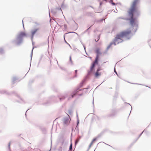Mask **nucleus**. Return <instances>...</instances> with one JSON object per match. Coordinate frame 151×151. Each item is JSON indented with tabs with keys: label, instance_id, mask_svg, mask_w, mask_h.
Masks as SVG:
<instances>
[{
	"label": "nucleus",
	"instance_id": "obj_8",
	"mask_svg": "<svg viewBox=\"0 0 151 151\" xmlns=\"http://www.w3.org/2000/svg\"><path fill=\"white\" fill-rule=\"evenodd\" d=\"M99 56L98 55H96V58L95 59V61L93 63H94V65H95L96 64L98 63V59H99Z\"/></svg>",
	"mask_w": 151,
	"mask_h": 151
},
{
	"label": "nucleus",
	"instance_id": "obj_12",
	"mask_svg": "<svg viewBox=\"0 0 151 151\" xmlns=\"http://www.w3.org/2000/svg\"><path fill=\"white\" fill-rule=\"evenodd\" d=\"M79 139H76V141H75V144L76 145L77 144V143L79 141Z\"/></svg>",
	"mask_w": 151,
	"mask_h": 151
},
{
	"label": "nucleus",
	"instance_id": "obj_11",
	"mask_svg": "<svg viewBox=\"0 0 151 151\" xmlns=\"http://www.w3.org/2000/svg\"><path fill=\"white\" fill-rule=\"evenodd\" d=\"M37 30H38V29H35L32 32V35H34L35 33L37 32Z\"/></svg>",
	"mask_w": 151,
	"mask_h": 151
},
{
	"label": "nucleus",
	"instance_id": "obj_19",
	"mask_svg": "<svg viewBox=\"0 0 151 151\" xmlns=\"http://www.w3.org/2000/svg\"><path fill=\"white\" fill-rule=\"evenodd\" d=\"M77 70H75V72L76 73H77Z\"/></svg>",
	"mask_w": 151,
	"mask_h": 151
},
{
	"label": "nucleus",
	"instance_id": "obj_6",
	"mask_svg": "<svg viewBox=\"0 0 151 151\" xmlns=\"http://www.w3.org/2000/svg\"><path fill=\"white\" fill-rule=\"evenodd\" d=\"M70 121L68 118H65L63 121V123L64 124H67Z\"/></svg>",
	"mask_w": 151,
	"mask_h": 151
},
{
	"label": "nucleus",
	"instance_id": "obj_18",
	"mask_svg": "<svg viewBox=\"0 0 151 151\" xmlns=\"http://www.w3.org/2000/svg\"><path fill=\"white\" fill-rule=\"evenodd\" d=\"M112 4L113 5H114L115 4V3H112Z\"/></svg>",
	"mask_w": 151,
	"mask_h": 151
},
{
	"label": "nucleus",
	"instance_id": "obj_9",
	"mask_svg": "<svg viewBox=\"0 0 151 151\" xmlns=\"http://www.w3.org/2000/svg\"><path fill=\"white\" fill-rule=\"evenodd\" d=\"M100 49L99 48H97L96 50V52L97 54V55L99 56V55L100 54Z\"/></svg>",
	"mask_w": 151,
	"mask_h": 151
},
{
	"label": "nucleus",
	"instance_id": "obj_5",
	"mask_svg": "<svg viewBox=\"0 0 151 151\" xmlns=\"http://www.w3.org/2000/svg\"><path fill=\"white\" fill-rule=\"evenodd\" d=\"M26 36V33L23 32H22L20 33L18 36V38H22L23 37H25Z\"/></svg>",
	"mask_w": 151,
	"mask_h": 151
},
{
	"label": "nucleus",
	"instance_id": "obj_16",
	"mask_svg": "<svg viewBox=\"0 0 151 151\" xmlns=\"http://www.w3.org/2000/svg\"><path fill=\"white\" fill-rule=\"evenodd\" d=\"M66 42V43H67V44H68L69 46L70 47V45L68 42Z\"/></svg>",
	"mask_w": 151,
	"mask_h": 151
},
{
	"label": "nucleus",
	"instance_id": "obj_3",
	"mask_svg": "<svg viewBox=\"0 0 151 151\" xmlns=\"http://www.w3.org/2000/svg\"><path fill=\"white\" fill-rule=\"evenodd\" d=\"M82 86V85L81 86H78L75 90V91L71 95L72 98H73L75 95H76L77 92L80 90H79V89ZM81 90H80L81 91Z\"/></svg>",
	"mask_w": 151,
	"mask_h": 151
},
{
	"label": "nucleus",
	"instance_id": "obj_20",
	"mask_svg": "<svg viewBox=\"0 0 151 151\" xmlns=\"http://www.w3.org/2000/svg\"><path fill=\"white\" fill-rule=\"evenodd\" d=\"M115 73H116V74L117 75V73L115 71Z\"/></svg>",
	"mask_w": 151,
	"mask_h": 151
},
{
	"label": "nucleus",
	"instance_id": "obj_2",
	"mask_svg": "<svg viewBox=\"0 0 151 151\" xmlns=\"http://www.w3.org/2000/svg\"><path fill=\"white\" fill-rule=\"evenodd\" d=\"M139 1V0H134L132 2L130 8L128 12L129 16L131 17L130 22L132 25L134 23L135 19L133 17V14L137 12L136 5Z\"/></svg>",
	"mask_w": 151,
	"mask_h": 151
},
{
	"label": "nucleus",
	"instance_id": "obj_10",
	"mask_svg": "<svg viewBox=\"0 0 151 151\" xmlns=\"http://www.w3.org/2000/svg\"><path fill=\"white\" fill-rule=\"evenodd\" d=\"M95 66V65H94V64L93 63L90 68V72H91L93 70Z\"/></svg>",
	"mask_w": 151,
	"mask_h": 151
},
{
	"label": "nucleus",
	"instance_id": "obj_14",
	"mask_svg": "<svg viewBox=\"0 0 151 151\" xmlns=\"http://www.w3.org/2000/svg\"><path fill=\"white\" fill-rule=\"evenodd\" d=\"M72 144L71 143V144L70 145V146L69 149H70V150H72Z\"/></svg>",
	"mask_w": 151,
	"mask_h": 151
},
{
	"label": "nucleus",
	"instance_id": "obj_7",
	"mask_svg": "<svg viewBox=\"0 0 151 151\" xmlns=\"http://www.w3.org/2000/svg\"><path fill=\"white\" fill-rule=\"evenodd\" d=\"M97 138H95L93 139L90 145V147H91L92 145L95 142V141L97 140Z\"/></svg>",
	"mask_w": 151,
	"mask_h": 151
},
{
	"label": "nucleus",
	"instance_id": "obj_1",
	"mask_svg": "<svg viewBox=\"0 0 151 151\" xmlns=\"http://www.w3.org/2000/svg\"><path fill=\"white\" fill-rule=\"evenodd\" d=\"M131 33V31L129 30L123 31L120 33L117 34L114 39L113 42H111L108 48H109L113 44L116 45L119 43L122 42L123 40V38L127 37Z\"/></svg>",
	"mask_w": 151,
	"mask_h": 151
},
{
	"label": "nucleus",
	"instance_id": "obj_13",
	"mask_svg": "<svg viewBox=\"0 0 151 151\" xmlns=\"http://www.w3.org/2000/svg\"><path fill=\"white\" fill-rule=\"evenodd\" d=\"M64 28L65 29H67V26L66 24H64Z\"/></svg>",
	"mask_w": 151,
	"mask_h": 151
},
{
	"label": "nucleus",
	"instance_id": "obj_17",
	"mask_svg": "<svg viewBox=\"0 0 151 151\" xmlns=\"http://www.w3.org/2000/svg\"><path fill=\"white\" fill-rule=\"evenodd\" d=\"M150 46L151 47V41H150Z\"/></svg>",
	"mask_w": 151,
	"mask_h": 151
},
{
	"label": "nucleus",
	"instance_id": "obj_15",
	"mask_svg": "<svg viewBox=\"0 0 151 151\" xmlns=\"http://www.w3.org/2000/svg\"><path fill=\"white\" fill-rule=\"evenodd\" d=\"M100 39V36H99L98 38H97V40H96V42L98 41Z\"/></svg>",
	"mask_w": 151,
	"mask_h": 151
},
{
	"label": "nucleus",
	"instance_id": "obj_4",
	"mask_svg": "<svg viewBox=\"0 0 151 151\" xmlns=\"http://www.w3.org/2000/svg\"><path fill=\"white\" fill-rule=\"evenodd\" d=\"M101 70L100 68H98L95 74V76L96 78H98L101 75V73L99 72V71Z\"/></svg>",
	"mask_w": 151,
	"mask_h": 151
}]
</instances>
